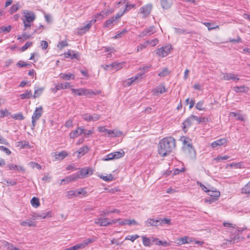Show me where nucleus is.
Returning <instances> with one entry per match:
<instances>
[{
  "instance_id": "obj_54",
  "label": "nucleus",
  "mask_w": 250,
  "mask_h": 250,
  "mask_svg": "<svg viewBox=\"0 0 250 250\" xmlns=\"http://www.w3.org/2000/svg\"><path fill=\"white\" fill-rule=\"evenodd\" d=\"M70 250H78L80 249H83V246L82 243H78L72 247H70Z\"/></svg>"
},
{
  "instance_id": "obj_12",
  "label": "nucleus",
  "mask_w": 250,
  "mask_h": 250,
  "mask_svg": "<svg viewBox=\"0 0 250 250\" xmlns=\"http://www.w3.org/2000/svg\"><path fill=\"white\" fill-rule=\"evenodd\" d=\"M184 151L190 158H195L196 152L192 146H185V148H184Z\"/></svg>"
},
{
  "instance_id": "obj_24",
  "label": "nucleus",
  "mask_w": 250,
  "mask_h": 250,
  "mask_svg": "<svg viewBox=\"0 0 250 250\" xmlns=\"http://www.w3.org/2000/svg\"><path fill=\"white\" fill-rule=\"evenodd\" d=\"M227 140L226 138H222L212 142L211 146L213 148H215L218 146L224 145L227 143Z\"/></svg>"
},
{
  "instance_id": "obj_40",
  "label": "nucleus",
  "mask_w": 250,
  "mask_h": 250,
  "mask_svg": "<svg viewBox=\"0 0 250 250\" xmlns=\"http://www.w3.org/2000/svg\"><path fill=\"white\" fill-rule=\"evenodd\" d=\"M60 77L62 79L66 80H69L71 79H74V78H75L74 75L73 74H70H70L61 73L60 75Z\"/></svg>"
},
{
  "instance_id": "obj_21",
  "label": "nucleus",
  "mask_w": 250,
  "mask_h": 250,
  "mask_svg": "<svg viewBox=\"0 0 250 250\" xmlns=\"http://www.w3.org/2000/svg\"><path fill=\"white\" fill-rule=\"evenodd\" d=\"M207 193L210 197H212L217 200L220 196V191L216 189L213 190L212 188L209 189Z\"/></svg>"
},
{
  "instance_id": "obj_63",
  "label": "nucleus",
  "mask_w": 250,
  "mask_h": 250,
  "mask_svg": "<svg viewBox=\"0 0 250 250\" xmlns=\"http://www.w3.org/2000/svg\"><path fill=\"white\" fill-rule=\"evenodd\" d=\"M32 168L36 167L38 169L42 168V166L38 163L33 162H30L29 164Z\"/></svg>"
},
{
  "instance_id": "obj_35",
  "label": "nucleus",
  "mask_w": 250,
  "mask_h": 250,
  "mask_svg": "<svg viewBox=\"0 0 250 250\" xmlns=\"http://www.w3.org/2000/svg\"><path fill=\"white\" fill-rule=\"evenodd\" d=\"M89 147L87 146H84L80 148L77 152L78 153V157H81L83 156L85 154L87 153L89 150Z\"/></svg>"
},
{
  "instance_id": "obj_8",
  "label": "nucleus",
  "mask_w": 250,
  "mask_h": 250,
  "mask_svg": "<svg viewBox=\"0 0 250 250\" xmlns=\"http://www.w3.org/2000/svg\"><path fill=\"white\" fill-rule=\"evenodd\" d=\"M152 7L151 4H147L140 8L139 13L142 15V18L145 19L150 14L152 10Z\"/></svg>"
},
{
  "instance_id": "obj_43",
  "label": "nucleus",
  "mask_w": 250,
  "mask_h": 250,
  "mask_svg": "<svg viewBox=\"0 0 250 250\" xmlns=\"http://www.w3.org/2000/svg\"><path fill=\"white\" fill-rule=\"evenodd\" d=\"M31 205L35 208H38L40 205L39 199L35 197H33L31 200Z\"/></svg>"
},
{
  "instance_id": "obj_60",
  "label": "nucleus",
  "mask_w": 250,
  "mask_h": 250,
  "mask_svg": "<svg viewBox=\"0 0 250 250\" xmlns=\"http://www.w3.org/2000/svg\"><path fill=\"white\" fill-rule=\"evenodd\" d=\"M104 18V12L102 11L99 13L97 14L94 16V19L92 20H96V21L99 19H102Z\"/></svg>"
},
{
  "instance_id": "obj_47",
  "label": "nucleus",
  "mask_w": 250,
  "mask_h": 250,
  "mask_svg": "<svg viewBox=\"0 0 250 250\" xmlns=\"http://www.w3.org/2000/svg\"><path fill=\"white\" fill-rule=\"evenodd\" d=\"M20 7V6L19 3H17L16 4L12 5V6L10 7L9 11L11 14H12L13 13L16 12L19 10Z\"/></svg>"
},
{
  "instance_id": "obj_33",
  "label": "nucleus",
  "mask_w": 250,
  "mask_h": 250,
  "mask_svg": "<svg viewBox=\"0 0 250 250\" xmlns=\"http://www.w3.org/2000/svg\"><path fill=\"white\" fill-rule=\"evenodd\" d=\"M244 165L242 162L238 163H232L229 164L227 165L226 167L235 168H244Z\"/></svg>"
},
{
  "instance_id": "obj_64",
  "label": "nucleus",
  "mask_w": 250,
  "mask_h": 250,
  "mask_svg": "<svg viewBox=\"0 0 250 250\" xmlns=\"http://www.w3.org/2000/svg\"><path fill=\"white\" fill-rule=\"evenodd\" d=\"M68 45V43L66 42V41H62L59 42L57 46L58 48L60 49H62V48L64 47L65 46H66Z\"/></svg>"
},
{
  "instance_id": "obj_4",
  "label": "nucleus",
  "mask_w": 250,
  "mask_h": 250,
  "mask_svg": "<svg viewBox=\"0 0 250 250\" xmlns=\"http://www.w3.org/2000/svg\"><path fill=\"white\" fill-rule=\"evenodd\" d=\"M31 216L32 219L33 220L43 219L47 217H51L52 212L48 211L42 212H33L31 214Z\"/></svg>"
},
{
  "instance_id": "obj_55",
  "label": "nucleus",
  "mask_w": 250,
  "mask_h": 250,
  "mask_svg": "<svg viewBox=\"0 0 250 250\" xmlns=\"http://www.w3.org/2000/svg\"><path fill=\"white\" fill-rule=\"evenodd\" d=\"M191 118H193V121L195 120L198 124H200L205 121L204 117H198L195 115H191Z\"/></svg>"
},
{
  "instance_id": "obj_41",
  "label": "nucleus",
  "mask_w": 250,
  "mask_h": 250,
  "mask_svg": "<svg viewBox=\"0 0 250 250\" xmlns=\"http://www.w3.org/2000/svg\"><path fill=\"white\" fill-rule=\"evenodd\" d=\"M112 154H113L114 158L115 159H119L121 158L125 155V152L123 150H121L119 151H115L112 152Z\"/></svg>"
},
{
  "instance_id": "obj_10",
  "label": "nucleus",
  "mask_w": 250,
  "mask_h": 250,
  "mask_svg": "<svg viewBox=\"0 0 250 250\" xmlns=\"http://www.w3.org/2000/svg\"><path fill=\"white\" fill-rule=\"evenodd\" d=\"M82 116L83 119L87 122H95L100 118V116L97 114L91 115L88 113H85L82 114Z\"/></svg>"
},
{
  "instance_id": "obj_62",
  "label": "nucleus",
  "mask_w": 250,
  "mask_h": 250,
  "mask_svg": "<svg viewBox=\"0 0 250 250\" xmlns=\"http://www.w3.org/2000/svg\"><path fill=\"white\" fill-rule=\"evenodd\" d=\"M10 114L11 113L7 109L0 110V118H3L5 116Z\"/></svg>"
},
{
  "instance_id": "obj_42",
  "label": "nucleus",
  "mask_w": 250,
  "mask_h": 250,
  "mask_svg": "<svg viewBox=\"0 0 250 250\" xmlns=\"http://www.w3.org/2000/svg\"><path fill=\"white\" fill-rule=\"evenodd\" d=\"M204 102L200 101L197 102L195 105V108L200 111H205L206 108L204 107Z\"/></svg>"
},
{
  "instance_id": "obj_46",
  "label": "nucleus",
  "mask_w": 250,
  "mask_h": 250,
  "mask_svg": "<svg viewBox=\"0 0 250 250\" xmlns=\"http://www.w3.org/2000/svg\"><path fill=\"white\" fill-rule=\"evenodd\" d=\"M17 146L21 148H23L25 147H30L29 143L26 141H21L18 142Z\"/></svg>"
},
{
  "instance_id": "obj_16",
  "label": "nucleus",
  "mask_w": 250,
  "mask_h": 250,
  "mask_svg": "<svg viewBox=\"0 0 250 250\" xmlns=\"http://www.w3.org/2000/svg\"><path fill=\"white\" fill-rule=\"evenodd\" d=\"M166 91V89L164 85H159L156 87L152 90L153 95L154 96H157L160 94H163Z\"/></svg>"
},
{
  "instance_id": "obj_26",
  "label": "nucleus",
  "mask_w": 250,
  "mask_h": 250,
  "mask_svg": "<svg viewBox=\"0 0 250 250\" xmlns=\"http://www.w3.org/2000/svg\"><path fill=\"white\" fill-rule=\"evenodd\" d=\"M67 156L68 153L65 151H62L58 153L56 152L54 154L55 160L56 161L62 160Z\"/></svg>"
},
{
  "instance_id": "obj_5",
  "label": "nucleus",
  "mask_w": 250,
  "mask_h": 250,
  "mask_svg": "<svg viewBox=\"0 0 250 250\" xmlns=\"http://www.w3.org/2000/svg\"><path fill=\"white\" fill-rule=\"evenodd\" d=\"M93 174V170L88 167L81 168L76 173L77 178H83Z\"/></svg>"
},
{
  "instance_id": "obj_22",
  "label": "nucleus",
  "mask_w": 250,
  "mask_h": 250,
  "mask_svg": "<svg viewBox=\"0 0 250 250\" xmlns=\"http://www.w3.org/2000/svg\"><path fill=\"white\" fill-rule=\"evenodd\" d=\"M64 55L65 58H69L71 59H78L79 57V55L78 53H75L74 51L71 50H69L67 52H65Z\"/></svg>"
},
{
  "instance_id": "obj_52",
  "label": "nucleus",
  "mask_w": 250,
  "mask_h": 250,
  "mask_svg": "<svg viewBox=\"0 0 250 250\" xmlns=\"http://www.w3.org/2000/svg\"><path fill=\"white\" fill-rule=\"evenodd\" d=\"M197 184L199 185L201 187V189L206 193H208V191L210 189V187L209 186L208 187H206L200 182H197Z\"/></svg>"
},
{
  "instance_id": "obj_31",
  "label": "nucleus",
  "mask_w": 250,
  "mask_h": 250,
  "mask_svg": "<svg viewBox=\"0 0 250 250\" xmlns=\"http://www.w3.org/2000/svg\"><path fill=\"white\" fill-rule=\"evenodd\" d=\"M154 244L157 246H162L163 247H168L171 245L170 242H167L166 241L159 240L158 238H155Z\"/></svg>"
},
{
  "instance_id": "obj_15",
  "label": "nucleus",
  "mask_w": 250,
  "mask_h": 250,
  "mask_svg": "<svg viewBox=\"0 0 250 250\" xmlns=\"http://www.w3.org/2000/svg\"><path fill=\"white\" fill-rule=\"evenodd\" d=\"M70 87L69 83L65 82L64 83H57L56 84L55 87L52 89V91L56 93L58 90L60 89H67Z\"/></svg>"
},
{
  "instance_id": "obj_49",
  "label": "nucleus",
  "mask_w": 250,
  "mask_h": 250,
  "mask_svg": "<svg viewBox=\"0 0 250 250\" xmlns=\"http://www.w3.org/2000/svg\"><path fill=\"white\" fill-rule=\"evenodd\" d=\"M135 81L133 77L127 79L123 82V84L125 87L129 86L132 84Z\"/></svg>"
},
{
  "instance_id": "obj_28",
  "label": "nucleus",
  "mask_w": 250,
  "mask_h": 250,
  "mask_svg": "<svg viewBox=\"0 0 250 250\" xmlns=\"http://www.w3.org/2000/svg\"><path fill=\"white\" fill-rule=\"evenodd\" d=\"M249 89L248 87L244 85L233 87V90L236 93H246L249 91Z\"/></svg>"
},
{
  "instance_id": "obj_34",
  "label": "nucleus",
  "mask_w": 250,
  "mask_h": 250,
  "mask_svg": "<svg viewBox=\"0 0 250 250\" xmlns=\"http://www.w3.org/2000/svg\"><path fill=\"white\" fill-rule=\"evenodd\" d=\"M77 179V178L76 177V174H72L66 177L65 178L62 179L61 180V184H62V182H64L65 183H68L75 180Z\"/></svg>"
},
{
  "instance_id": "obj_37",
  "label": "nucleus",
  "mask_w": 250,
  "mask_h": 250,
  "mask_svg": "<svg viewBox=\"0 0 250 250\" xmlns=\"http://www.w3.org/2000/svg\"><path fill=\"white\" fill-rule=\"evenodd\" d=\"M193 119L191 118V115L188 117L183 123V128L190 126L193 123Z\"/></svg>"
},
{
  "instance_id": "obj_27",
  "label": "nucleus",
  "mask_w": 250,
  "mask_h": 250,
  "mask_svg": "<svg viewBox=\"0 0 250 250\" xmlns=\"http://www.w3.org/2000/svg\"><path fill=\"white\" fill-rule=\"evenodd\" d=\"M173 0H160L161 5L163 9H167L172 5Z\"/></svg>"
},
{
  "instance_id": "obj_51",
  "label": "nucleus",
  "mask_w": 250,
  "mask_h": 250,
  "mask_svg": "<svg viewBox=\"0 0 250 250\" xmlns=\"http://www.w3.org/2000/svg\"><path fill=\"white\" fill-rule=\"evenodd\" d=\"M188 237L187 236L178 238L177 239V240L179 241L178 242V245H181L182 244L188 243Z\"/></svg>"
},
{
  "instance_id": "obj_38",
  "label": "nucleus",
  "mask_w": 250,
  "mask_h": 250,
  "mask_svg": "<svg viewBox=\"0 0 250 250\" xmlns=\"http://www.w3.org/2000/svg\"><path fill=\"white\" fill-rule=\"evenodd\" d=\"M32 96V93L31 90H27L23 94H21L20 97L21 99L23 100L25 99H29Z\"/></svg>"
},
{
  "instance_id": "obj_53",
  "label": "nucleus",
  "mask_w": 250,
  "mask_h": 250,
  "mask_svg": "<svg viewBox=\"0 0 250 250\" xmlns=\"http://www.w3.org/2000/svg\"><path fill=\"white\" fill-rule=\"evenodd\" d=\"M139 236L138 235H127L125 237V240H130L131 242H134L136 239L138 238Z\"/></svg>"
},
{
  "instance_id": "obj_14",
  "label": "nucleus",
  "mask_w": 250,
  "mask_h": 250,
  "mask_svg": "<svg viewBox=\"0 0 250 250\" xmlns=\"http://www.w3.org/2000/svg\"><path fill=\"white\" fill-rule=\"evenodd\" d=\"M142 238L143 244L145 247H150L154 244L155 237H150L148 238L146 236H142Z\"/></svg>"
},
{
  "instance_id": "obj_39",
  "label": "nucleus",
  "mask_w": 250,
  "mask_h": 250,
  "mask_svg": "<svg viewBox=\"0 0 250 250\" xmlns=\"http://www.w3.org/2000/svg\"><path fill=\"white\" fill-rule=\"evenodd\" d=\"M203 24L208 27V30H211L215 29H219V26L218 25H215L214 24L211 23L210 22H203Z\"/></svg>"
},
{
  "instance_id": "obj_18",
  "label": "nucleus",
  "mask_w": 250,
  "mask_h": 250,
  "mask_svg": "<svg viewBox=\"0 0 250 250\" xmlns=\"http://www.w3.org/2000/svg\"><path fill=\"white\" fill-rule=\"evenodd\" d=\"M94 223L100 226L107 227L109 226L108 221L107 218H103L102 217L96 218L94 220Z\"/></svg>"
},
{
  "instance_id": "obj_17",
  "label": "nucleus",
  "mask_w": 250,
  "mask_h": 250,
  "mask_svg": "<svg viewBox=\"0 0 250 250\" xmlns=\"http://www.w3.org/2000/svg\"><path fill=\"white\" fill-rule=\"evenodd\" d=\"M83 132V127H78L77 128L70 133V138L74 139L80 136Z\"/></svg>"
},
{
  "instance_id": "obj_23",
  "label": "nucleus",
  "mask_w": 250,
  "mask_h": 250,
  "mask_svg": "<svg viewBox=\"0 0 250 250\" xmlns=\"http://www.w3.org/2000/svg\"><path fill=\"white\" fill-rule=\"evenodd\" d=\"M240 240V236L239 233H235L234 230L231 233L230 235V238L229 240H227V241L230 244H233L236 242H239Z\"/></svg>"
},
{
  "instance_id": "obj_44",
  "label": "nucleus",
  "mask_w": 250,
  "mask_h": 250,
  "mask_svg": "<svg viewBox=\"0 0 250 250\" xmlns=\"http://www.w3.org/2000/svg\"><path fill=\"white\" fill-rule=\"evenodd\" d=\"M66 196L68 199H71L73 197L78 196L77 193V189L73 190H69L67 191Z\"/></svg>"
},
{
  "instance_id": "obj_6",
  "label": "nucleus",
  "mask_w": 250,
  "mask_h": 250,
  "mask_svg": "<svg viewBox=\"0 0 250 250\" xmlns=\"http://www.w3.org/2000/svg\"><path fill=\"white\" fill-rule=\"evenodd\" d=\"M171 49V46L170 45L162 46L156 50V53L159 57H165L168 55Z\"/></svg>"
},
{
  "instance_id": "obj_48",
  "label": "nucleus",
  "mask_w": 250,
  "mask_h": 250,
  "mask_svg": "<svg viewBox=\"0 0 250 250\" xmlns=\"http://www.w3.org/2000/svg\"><path fill=\"white\" fill-rule=\"evenodd\" d=\"M242 193L250 195V181L242 188Z\"/></svg>"
},
{
  "instance_id": "obj_29",
  "label": "nucleus",
  "mask_w": 250,
  "mask_h": 250,
  "mask_svg": "<svg viewBox=\"0 0 250 250\" xmlns=\"http://www.w3.org/2000/svg\"><path fill=\"white\" fill-rule=\"evenodd\" d=\"M159 222V220L148 218L145 221V225L146 227L157 226Z\"/></svg>"
},
{
  "instance_id": "obj_36",
  "label": "nucleus",
  "mask_w": 250,
  "mask_h": 250,
  "mask_svg": "<svg viewBox=\"0 0 250 250\" xmlns=\"http://www.w3.org/2000/svg\"><path fill=\"white\" fill-rule=\"evenodd\" d=\"M96 241V238L95 237L88 238L83 240L82 243L83 248H85L89 244L92 243Z\"/></svg>"
},
{
  "instance_id": "obj_61",
  "label": "nucleus",
  "mask_w": 250,
  "mask_h": 250,
  "mask_svg": "<svg viewBox=\"0 0 250 250\" xmlns=\"http://www.w3.org/2000/svg\"><path fill=\"white\" fill-rule=\"evenodd\" d=\"M147 46V44L146 42L144 43L140 44L138 46L137 48V52H139L140 51L143 50V49H145Z\"/></svg>"
},
{
  "instance_id": "obj_13",
  "label": "nucleus",
  "mask_w": 250,
  "mask_h": 250,
  "mask_svg": "<svg viewBox=\"0 0 250 250\" xmlns=\"http://www.w3.org/2000/svg\"><path fill=\"white\" fill-rule=\"evenodd\" d=\"M156 32L155 27L151 26L148 28L145 29L139 35L140 37H144L150 36L154 34Z\"/></svg>"
},
{
  "instance_id": "obj_7",
  "label": "nucleus",
  "mask_w": 250,
  "mask_h": 250,
  "mask_svg": "<svg viewBox=\"0 0 250 250\" xmlns=\"http://www.w3.org/2000/svg\"><path fill=\"white\" fill-rule=\"evenodd\" d=\"M223 226L227 228V231L232 233L233 230H234L235 233H239V232H242L245 229H246L245 228H237L236 225L232 224L229 223L224 222L223 223Z\"/></svg>"
},
{
  "instance_id": "obj_59",
  "label": "nucleus",
  "mask_w": 250,
  "mask_h": 250,
  "mask_svg": "<svg viewBox=\"0 0 250 250\" xmlns=\"http://www.w3.org/2000/svg\"><path fill=\"white\" fill-rule=\"evenodd\" d=\"M11 117L12 118L15 119L16 120H22L24 118L23 116L22 115V114L21 113L16 114L14 115H11Z\"/></svg>"
},
{
  "instance_id": "obj_30",
  "label": "nucleus",
  "mask_w": 250,
  "mask_h": 250,
  "mask_svg": "<svg viewBox=\"0 0 250 250\" xmlns=\"http://www.w3.org/2000/svg\"><path fill=\"white\" fill-rule=\"evenodd\" d=\"M180 141L183 143V148H185V146H192L191 139L186 136H182L180 138Z\"/></svg>"
},
{
  "instance_id": "obj_11",
  "label": "nucleus",
  "mask_w": 250,
  "mask_h": 250,
  "mask_svg": "<svg viewBox=\"0 0 250 250\" xmlns=\"http://www.w3.org/2000/svg\"><path fill=\"white\" fill-rule=\"evenodd\" d=\"M23 17L24 19L23 21H28V22H32L36 18V16L32 11L24 10L23 12Z\"/></svg>"
},
{
  "instance_id": "obj_56",
  "label": "nucleus",
  "mask_w": 250,
  "mask_h": 250,
  "mask_svg": "<svg viewBox=\"0 0 250 250\" xmlns=\"http://www.w3.org/2000/svg\"><path fill=\"white\" fill-rule=\"evenodd\" d=\"M146 42L147 45L150 44L152 46H154L158 43L159 40L157 39H154L151 41H146Z\"/></svg>"
},
{
  "instance_id": "obj_45",
  "label": "nucleus",
  "mask_w": 250,
  "mask_h": 250,
  "mask_svg": "<svg viewBox=\"0 0 250 250\" xmlns=\"http://www.w3.org/2000/svg\"><path fill=\"white\" fill-rule=\"evenodd\" d=\"M44 89V87H41L38 89H36L35 90L34 94L33 95V98H36L40 97L42 94Z\"/></svg>"
},
{
  "instance_id": "obj_57",
  "label": "nucleus",
  "mask_w": 250,
  "mask_h": 250,
  "mask_svg": "<svg viewBox=\"0 0 250 250\" xmlns=\"http://www.w3.org/2000/svg\"><path fill=\"white\" fill-rule=\"evenodd\" d=\"M169 74V71L167 68L163 69L159 74L158 76L160 77H165Z\"/></svg>"
},
{
  "instance_id": "obj_25",
  "label": "nucleus",
  "mask_w": 250,
  "mask_h": 250,
  "mask_svg": "<svg viewBox=\"0 0 250 250\" xmlns=\"http://www.w3.org/2000/svg\"><path fill=\"white\" fill-rule=\"evenodd\" d=\"M107 134L110 137H117L123 135L122 131L118 130H108L107 131Z\"/></svg>"
},
{
  "instance_id": "obj_2",
  "label": "nucleus",
  "mask_w": 250,
  "mask_h": 250,
  "mask_svg": "<svg viewBox=\"0 0 250 250\" xmlns=\"http://www.w3.org/2000/svg\"><path fill=\"white\" fill-rule=\"evenodd\" d=\"M72 93L77 96H85L87 97H91L93 95H96L100 93L98 90H93L86 88L71 89Z\"/></svg>"
},
{
  "instance_id": "obj_50",
  "label": "nucleus",
  "mask_w": 250,
  "mask_h": 250,
  "mask_svg": "<svg viewBox=\"0 0 250 250\" xmlns=\"http://www.w3.org/2000/svg\"><path fill=\"white\" fill-rule=\"evenodd\" d=\"M230 115L232 117H236L238 120L243 121L244 119L242 115L236 113V112H232L230 113Z\"/></svg>"
},
{
  "instance_id": "obj_9",
  "label": "nucleus",
  "mask_w": 250,
  "mask_h": 250,
  "mask_svg": "<svg viewBox=\"0 0 250 250\" xmlns=\"http://www.w3.org/2000/svg\"><path fill=\"white\" fill-rule=\"evenodd\" d=\"M96 22V20H91L85 26L77 28V34L82 35L88 31L92 24Z\"/></svg>"
},
{
  "instance_id": "obj_58",
  "label": "nucleus",
  "mask_w": 250,
  "mask_h": 250,
  "mask_svg": "<svg viewBox=\"0 0 250 250\" xmlns=\"http://www.w3.org/2000/svg\"><path fill=\"white\" fill-rule=\"evenodd\" d=\"M77 196H79L82 195L83 196H86L87 195V191L85 188H81L80 190H77Z\"/></svg>"
},
{
  "instance_id": "obj_1",
  "label": "nucleus",
  "mask_w": 250,
  "mask_h": 250,
  "mask_svg": "<svg viewBox=\"0 0 250 250\" xmlns=\"http://www.w3.org/2000/svg\"><path fill=\"white\" fill-rule=\"evenodd\" d=\"M175 147V140L172 137L163 138L158 144V153L162 157L168 155Z\"/></svg>"
},
{
  "instance_id": "obj_20",
  "label": "nucleus",
  "mask_w": 250,
  "mask_h": 250,
  "mask_svg": "<svg viewBox=\"0 0 250 250\" xmlns=\"http://www.w3.org/2000/svg\"><path fill=\"white\" fill-rule=\"evenodd\" d=\"M20 225L23 227H35L36 226V223L33 220L26 219L21 221Z\"/></svg>"
},
{
  "instance_id": "obj_3",
  "label": "nucleus",
  "mask_w": 250,
  "mask_h": 250,
  "mask_svg": "<svg viewBox=\"0 0 250 250\" xmlns=\"http://www.w3.org/2000/svg\"><path fill=\"white\" fill-rule=\"evenodd\" d=\"M43 113V108L42 106L37 107L32 116V129H34L36 125V122L42 116Z\"/></svg>"
},
{
  "instance_id": "obj_19",
  "label": "nucleus",
  "mask_w": 250,
  "mask_h": 250,
  "mask_svg": "<svg viewBox=\"0 0 250 250\" xmlns=\"http://www.w3.org/2000/svg\"><path fill=\"white\" fill-rule=\"evenodd\" d=\"M111 66V69L115 70L116 71L119 70L125 67V62H114L110 64Z\"/></svg>"
},
{
  "instance_id": "obj_32",
  "label": "nucleus",
  "mask_w": 250,
  "mask_h": 250,
  "mask_svg": "<svg viewBox=\"0 0 250 250\" xmlns=\"http://www.w3.org/2000/svg\"><path fill=\"white\" fill-rule=\"evenodd\" d=\"M116 23L117 22L115 21V20L113 18V17H111L105 21L104 26L105 28H111L112 27L113 25L116 24Z\"/></svg>"
}]
</instances>
